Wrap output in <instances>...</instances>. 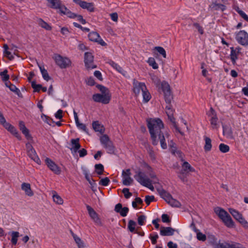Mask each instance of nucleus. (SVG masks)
Returning a JSON list of instances; mask_svg holds the SVG:
<instances>
[{"instance_id":"1","label":"nucleus","mask_w":248,"mask_h":248,"mask_svg":"<svg viewBox=\"0 0 248 248\" xmlns=\"http://www.w3.org/2000/svg\"><path fill=\"white\" fill-rule=\"evenodd\" d=\"M147 126L149 129L152 143L156 145L160 142L161 147L165 149L167 148L166 140L169 138L168 133L165 134L162 131L164 125L159 119H150L147 120Z\"/></svg>"},{"instance_id":"2","label":"nucleus","mask_w":248,"mask_h":248,"mask_svg":"<svg viewBox=\"0 0 248 248\" xmlns=\"http://www.w3.org/2000/svg\"><path fill=\"white\" fill-rule=\"evenodd\" d=\"M214 212L227 227L229 228L234 227V223L231 216L223 208L216 207L214 208Z\"/></svg>"},{"instance_id":"3","label":"nucleus","mask_w":248,"mask_h":248,"mask_svg":"<svg viewBox=\"0 0 248 248\" xmlns=\"http://www.w3.org/2000/svg\"><path fill=\"white\" fill-rule=\"evenodd\" d=\"M50 4L51 8L59 9L60 12L68 16L71 18H74L76 16L74 14L71 13V12L62 3L61 0H47Z\"/></svg>"},{"instance_id":"4","label":"nucleus","mask_w":248,"mask_h":248,"mask_svg":"<svg viewBox=\"0 0 248 248\" xmlns=\"http://www.w3.org/2000/svg\"><path fill=\"white\" fill-rule=\"evenodd\" d=\"M99 140L101 144L104 148L108 154H113L115 151V147L112 141L106 134H103L100 137Z\"/></svg>"},{"instance_id":"5","label":"nucleus","mask_w":248,"mask_h":248,"mask_svg":"<svg viewBox=\"0 0 248 248\" xmlns=\"http://www.w3.org/2000/svg\"><path fill=\"white\" fill-rule=\"evenodd\" d=\"M235 38L238 44L243 46H248V33L245 30H240L234 33Z\"/></svg>"},{"instance_id":"6","label":"nucleus","mask_w":248,"mask_h":248,"mask_svg":"<svg viewBox=\"0 0 248 248\" xmlns=\"http://www.w3.org/2000/svg\"><path fill=\"white\" fill-rule=\"evenodd\" d=\"M229 211L233 217L239 222L243 227L248 228V221L244 218L240 212L232 208H230Z\"/></svg>"},{"instance_id":"7","label":"nucleus","mask_w":248,"mask_h":248,"mask_svg":"<svg viewBox=\"0 0 248 248\" xmlns=\"http://www.w3.org/2000/svg\"><path fill=\"white\" fill-rule=\"evenodd\" d=\"M53 59L56 64L61 68H65L71 64V61L68 58L62 57L59 54H55Z\"/></svg>"},{"instance_id":"8","label":"nucleus","mask_w":248,"mask_h":248,"mask_svg":"<svg viewBox=\"0 0 248 248\" xmlns=\"http://www.w3.org/2000/svg\"><path fill=\"white\" fill-rule=\"evenodd\" d=\"M111 98L110 93L105 94L96 93L93 95V99L96 102L101 103L104 104L109 103Z\"/></svg>"},{"instance_id":"9","label":"nucleus","mask_w":248,"mask_h":248,"mask_svg":"<svg viewBox=\"0 0 248 248\" xmlns=\"http://www.w3.org/2000/svg\"><path fill=\"white\" fill-rule=\"evenodd\" d=\"M161 90L163 92L166 102L169 103L170 102L171 94L169 84L165 81H162L159 90Z\"/></svg>"},{"instance_id":"10","label":"nucleus","mask_w":248,"mask_h":248,"mask_svg":"<svg viewBox=\"0 0 248 248\" xmlns=\"http://www.w3.org/2000/svg\"><path fill=\"white\" fill-rule=\"evenodd\" d=\"M26 147L28 156L38 164H41V161L31 144L26 143Z\"/></svg>"},{"instance_id":"11","label":"nucleus","mask_w":248,"mask_h":248,"mask_svg":"<svg viewBox=\"0 0 248 248\" xmlns=\"http://www.w3.org/2000/svg\"><path fill=\"white\" fill-rule=\"evenodd\" d=\"M45 162L48 168L56 174H60L61 169L53 160L48 157H46Z\"/></svg>"},{"instance_id":"12","label":"nucleus","mask_w":248,"mask_h":248,"mask_svg":"<svg viewBox=\"0 0 248 248\" xmlns=\"http://www.w3.org/2000/svg\"><path fill=\"white\" fill-rule=\"evenodd\" d=\"M84 62L86 68L92 69L96 67L93 63V56L91 53L86 52L84 54Z\"/></svg>"},{"instance_id":"13","label":"nucleus","mask_w":248,"mask_h":248,"mask_svg":"<svg viewBox=\"0 0 248 248\" xmlns=\"http://www.w3.org/2000/svg\"><path fill=\"white\" fill-rule=\"evenodd\" d=\"M73 1L82 9H86L90 12L94 11V4L93 2H87L81 0H73Z\"/></svg>"},{"instance_id":"14","label":"nucleus","mask_w":248,"mask_h":248,"mask_svg":"<svg viewBox=\"0 0 248 248\" xmlns=\"http://www.w3.org/2000/svg\"><path fill=\"white\" fill-rule=\"evenodd\" d=\"M135 179L142 186H145L147 183L150 181V179L148 178L145 174L141 171H138L134 176Z\"/></svg>"},{"instance_id":"15","label":"nucleus","mask_w":248,"mask_h":248,"mask_svg":"<svg viewBox=\"0 0 248 248\" xmlns=\"http://www.w3.org/2000/svg\"><path fill=\"white\" fill-rule=\"evenodd\" d=\"M135 179L142 186H145L147 183L150 181V179L148 178L145 174L141 171H138L134 176Z\"/></svg>"},{"instance_id":"16","label":"nucleus","mask_w":248,"mask_h":248,"mask_svg":"<svg viewBox=\"0 0 248 248\" xmlns=\"http://www.w3.org/2000/svg\"><path fill=\"white\" fill-rule=\"evenodd\" d=\"M130 169H126L122 172V182L124 186H130L133 183V180L131 177Z\"/></svg>"},{"instance_id":"17","label":"nucleus","mask_w":248,"mask_h":248,"mask_svg":"<svg viewBox=\"0 0 248 248\" xmlns=\"http://www.w3.org/2000/svg\"><path fill=\"white\" fill-rule=\"evenodd\" d=\"M133 92L136 95L139 94L140 91L142 92L147 89L145 83L140 82L135 79H133Z\"/></svg>"},{"instance_id":"18","label":"nucleus","mask_w":248,"mask_h":248,"mask_svg":"<svg viewBox=\"0 0 248 248\" xmlns=\"http://www.w3.org/2000/svg\"><path fill=\"white\" fill-rule=\"evenodd\" d=\"M230 49V59L232 63L234 64L236 63V60L238 58L239 55L241 53L242 48L240 46H237L235 48L231 47Z\"/></svg>"},{"instance_id":"19","label":"nucleus","mask_w":248,"mask_h":248,"mask_svg":"<svg viewBox=\"0 0 248 248\" xmlns=\"http://www.w3.org/2000/svg\"><path fill=\"white\" fill-rule=\"evenodd\" d=\"M209 115L211 116L210 122L212 128L217 129L219 126L218 124V118L215 110L212 108H211L210 109V114Z\"/></svg>"},{"instance_id":"20","label":"nucleus","mask_w":248,"mask_h":248,"mask_svg":"<svg viewBox=\"0 0 248 248\" xmlns=\"http://www.w3.org/2000/svg\"><path fill=\"white\" fill-rule=\"evenodd\" d=\"M166 112L168 116L169 119L173 123L174 127H175L176 130L180 134L183 135V132L181 131L180 128L177 126L174 122V118L173 117V110L171 109L170 105L167 106L166 107Z\"/></svg>"},{"instance_id":"21","label":"nucleus","mask_w":248,"mask_h":248,"mask_svg":"<svg viewBox=\"0 0 248 248\" xmlns=\"http://www.w3.org/2000/svg\"><path fill=\"white\" fill-rule=\"evenodd\" d=\"M8 131L14 135L18 140H21V136L16 128L8 123H6L3 125Z\"/></svg>"},{"instance_id":"22","label":"nucleus","mask_w":248,"mask_h":248,"mask_svg":"<svg viewBox=\"0 0 248 248\" xmlns=\"http://www.w3.org/2000/svg\"><path fill=\"white\" fill-rule=\"evenodd\" d=\"M86 208L91 218L96 223L100 222L98 215L94 210L88 205H86Z\"/></svg>"},{"instance_id":"23","label":"nucleus","mask_w":248,"mask_h":248,"mask_svg":"<svg viewBox=\"0 0 248 248\" xmlns=\"http://www.w3.org/2000/svg\"><path fill=\"white\" fill-rule=\"evenodd\" d=\"M21 189L25 192L26 195L31 197L33 195V192L31 189V185L29 183H23L21 186Z\"/></svg>"},{"instance_id":"24","label":"nucleus","mask_w":248,"mask_h":248,"mask_svg":"<svg viewBox=\"0 0 248 248\" xmlns=\"http://www.w3.org/2000/svg\"><path fill=\"white\" fill-rule=\"evenodd\" d=\"M174 230L170 227H162L160 228V233L162 236H170L173 234Z\"/></svg>"},{"instance_id":"25","label":"nucleus","mask_w":248,"mask_h":248,"mask_svg":"<svg viewBox=\"0 0 248 248\" xmlns=\"http://www.w3.org/2000/svg\"><path fill=\"white\" fill-rule=\"evenodd\" d=\"M108 63L123 75L125 76L126 75V72L124 71L119 64L115 63L113 61L110 60L108 62Z\"/></svg>"},{"instance_id":"26","label":"nucleus","mask_w":248,"mask_h":248,"mask_svg":"<svg viewBox=\"0 0 248 248\" xmlns=\"http://www.w3.org/2000/svg\"><path fill=\"white\" fill-rule=\"evenodd\" d=\"M79 139H72L71 140V146L70 150L76 153L78 150L80 148V145L79 142Z\"/></svg>"},{"instance_id":"27","label":"nucleus","mask_w":248,"mask_h":248,"mask_svg":"<svg viewBox=\"0 0 248 248\" xmlns=\"http://www.w3.org/2000/svg\"><path fill=\"white\" fill-rule=\"evenodd\" d=\"M223 134L228 139H233L232 131L230 126H223Z\"/></svg>"},{"instance_id":"28","label":"nucleus","mask_w":248,"mask_h":248,"mask_svg":"<svg viewBox=\"0 0 248 248\" xmlns=\"http://www.w3.org/2000/svg\"><path fill=\"white\" fill-rule=\"evenodd\" d=\"M19 126L20 130L22 131V133L25 136V137L28 140H29L30 138H31V136L29 134V131L25 126L23 122H19Z\"/></svg>"},{"instance_id":"29","label":"nucleus","mask_w":248,"mask_h":248,"mask_svg":"<svg viewBox=\"0 0 248 248\" xmlns=\"http://www.w3.org/2000/svg\"><path fill=\"white\" fill-rule=\"evenodd\" d=\"M209 7L213 10L216 11L220 10L224 11L226 9V7L224 4L218 3L216 1L213 2Z\"/></svg>"},{"instance_id":"30","label":"nucleus","mask_w":248,"mask_h":248,"mask_svg":"<svg viewBox=\"0 0 248 248\" xmlns=\"http://www.w3.org/2000/svg\"><path fill=\"white\" fill-rule=\"evenodd\" d=\"M182 167V170H183V171H185L186 173H188L189 172H195L196 171L195 169L193 168L188 162L186 161H185L183 163Z\"/></svg>"},{"instance_id":"31","label":"nucleus","mask_w":248,"mask_h":248,"mask_svg":"<svg viewBox=\"0 0 248 248\" xmlns=\"http://www.w3.org/2000/svg\"><path fill=\"white\" fill-rule=\"evenodd\" d=\"M93 127L94 131L99 132L102 134L105 131L104 126L101 125L98 121H95L93 123Z\"/></svg>"},{"instance_id":"32","label":"nucleus","mask_w":248,"mask_h":248,"mask_svg":"<svg viewBox=\"0 0 248 248\" xmlns=\"http://www.w3.org/2000/svg\"><path fill=\"white\" fill-rule=\"evenodd\" d=\"M204 140L205 141V144L204 146V149L205 152H209L211 151L212 149V140L210 138L206 136L204 137Z\"/></svg>"},{"instance_id":"33","label":"nucleus","mask_w":248,"mask_h":248,"mask_svg":"<svg viewBox=\"0 0 248 248\" xmlns=\"http://www.w3.org/2000/svg\"><path fill=\"white\" fill-rule=\"evenodd\" d=\"M3 55L4 57H7L9 60L11 61L14 59V56L11 54V52L8 50L9 47L7 44L3 45Z\"/></svg>"},{"instance_id":"34","label":"nucleus","mask_w":248,"mask_h":248,"mask_svg":"<svg viewBox=\"0 0 248 248\" xmlns=\"http://www.w3.org/2000/svg\"><path fill=\"white\" fill-rule=\"evenodd\" d=\"M53 200L54 202L58 204H62L63 202L62 199L57 193L56 191L52 192Z\"/></svg>"},{"instance_id":"35","label":"nucleus","mask_w":248,"mask_h":248,"mask_svg":"<svg viewBox=\"0 0 248 248\" xmlns=\"http://www.w3.org/2000/svg\"><path fill=\"white\" fill-rule=\"evenodd\" d=\"M37 21L39 25L42 28H44L47 31H50L51 30V27L46 22L44 21L42 19L38 18Z\"/></svg>"},{"instance_id":"36","label":"nucleus","mask_w":248,"mask_h":248,"mask_svg":"<svg viewBox=\"0 0 248 248\" xmlns=\"http://www.w3.org/2000/svg\"><path fill=\"white\" fill-rule=\"evenodd\" d=\"M39 67L43 78L46 81H48L50 80V78L47 73V70L45 69L43 66L39 65Z\"/></svg>"},{"instance_id":"37","label":"nucleus","mask_w":248,"mask_h":248,"mask_svg":"<svg viewBox=\"0 0 248 248\" xmlns=\"http://www.w3.org/2000/svg\"><path fill=\"white\" fill-rule=\"evenodd\" d=\"M19 236V233L18 232L13 231L11 232V243L13 245H16Z\"/></svg>"},{"instance_id":"38","label":"nucleus","mask_w":248,"mask_h":248,"mask_svg":"<svg viewBox=\"0 0 248 248\" xmlns=\"http://www.w3.org/2000/svg\"><path fill=\"white\" fill-rule=\"evenodd\" d=\"M160 196L167 202H168L172 198L171 195L165 190H162L160 192Z\"/></svg>"},{"instance_id":"39","label":"nucleus","mask_w":248,"mask_h":248,"mask_svg":"<svg viewBox=\"0 0 248 248\" xmlns=\"http://www.w3.org/2000/svg\"><path fill=\"white\" fill-rule=\"evenodd\" d=\"M143 100L145 103L148 102L151 98V95L147 89L142 92Z\"/></svg>"},{"instance_id":"40","label":"nucleus","mask_w":248,"mask_h":248,"mask_svg":"<svg viewBox=\"0 0 248 248\" xmlns=\"http://www.w3.org/2000/svg\"><path fill=\"white\" fill-rule=\"evenodd\" d=\"M100 35L96 32H91L88 35V37L90 40L92 41L96 42L97 39H99Z\"/></svg>"},{"instance_id":"41","label":"nucleus","mask_w":248,"mask_h":248,"mask_svg":"<svg viewBox=\"0 0 248 248\" xmlns=\"http://www.w3.org/2000/svg\"><path fill=\"white\" fill-rule=\"evenodd\" d=\"M147 62L148 63L149 65L152 67V68L154 69H156L158 68V64L156 62L155 59L152 57L149 58Z\"/></svg>"},{"instance_id":"42","label":"nucleus","mask_w":248,"mask_h":248,"mask_svg":"<svg viewBox=\"0 0 248 248\" xmlns=\"http://www.w3.org/2000/svg\"><path fill=\"white\" fill-rule=\"evenodd\" d=\"M187 173H188L183 171V170H181L178 174V177L183 183H186L188 181L187 178Z\"/></svg>"},{"instance_id":"43","label":"nucleus","mask_w":248,"mask_h":248,"mask_svg":"<svg viewBox=\"0 0 248 248\" xmlns=\"http://www.w3.org/2000/svg\"><path fill=\"white\" fill-rule=\"evenodd\" d=\"M73 238H74L75 242L77 244L78 247L79 248H84V243L82 242V241L80 239V238L74 234H73Z\"/></svg>"},{"instance_id":"44","label":"nucleus","mask_w":248,"mask_h":248,"mask_svg":"<svg viewBox=\"0 0 248 248\" xmlns=\"http://www.w3.org/2000/svg\"><path fill=\"white\" fill-rule=\"evenodd\" d=\"M168 203L172 207H179L181 206L180 202L177 200L173 199L172 197Z\"/></svg>"},{"instance_id":"45","label":"nucleus","mask_w":248,"mask_h":248,"mask_svg":"<svg viewBox=\"0 0 248 248\" xmlns=\"http://www.w3.org/2000/svg\"><path fill=\"white\" fill-rule=\"evenodd\" d=\"M219 149L222 153H227L230 150V147L228 145L224 143H220L219 145Z\"/></svg>"},{"instance_id":"46","label":"nucleus","mask_w":248,"mask_h":248,"mask_svg":"<svg viewBox=\"0 0 248 248\" xmlns=\"http://www.w3.org/2000/svg\"><path fill=\"white\" fill-rule=\"evenodd\" d=\"M136 225V223L134 221L130 220L128 221L127 227L130 232H133L135 231Z\"/></svg>"},{"instance_id":"47","label":"nucleus","mask_w":248,"mask_h":248,"mask_svg":"<svg viewBox=\"0 0 248 248\" xmlns=\"http://www.w3.org/2000/svg\"><path fill=\"white\" fill-rule=\"evenodd\" d=\"M95 168L96 171V173L99 174L101 175L103 173V172L104 171V166L101 164H96L95 165Z\"/></svg>"},{"instance_id":"48","label":"nucleus","mask_w":248,"mask_h":248,"mask_svg":"<svg viewBox=\"0 0 248 248\" xmlns=\"http://www.w3.org/2000/svg\"><path fill=\"white\" fill-rule=\"evenodd\" d=\"M152 79L154 83V84L155 85L156 87L158 88V90L160 89V86L161 84V83L162 82L160 81V79L158 78L155 76H154L152 78Z\"/></svg>"},{"instance_id":"49","label":"nucleus","mask_w":248,"mask_h":248,"mask_svg":"<svg viewBox=\"0 0 248 248\" xmlns=\"http://www.w3.org/2000/svg\"><path fill=\"white\" fill-rule=\"evenodd\" d=\"M235 10L245 20L248 22V16L244 12L240 10L238 7H237Z\"/></svg>"},{"instance_id":"50","label":"nucleus","mask_w":248,"mask_h":248,"mask_svg":"<svg viewBox=\"0 0 248 248\" xmlns=\"http://www.w3.org/2000/svg\"><path fill=\"white\" fill-rule=\"evenodd\" d=\"M150 180L154 184H158L159 183V180L156 177L155 174L154 172H151L149 174Z\"/></svg>"},{"instance_id":"51","label":"nucleus","mask_w":248,"mask_h":248,"mask_svg":"<svg viewBox=\"0 0 248 248\" xmlns=\"http://www.w3.org/2000/svg\"><path fill=\"white\" fill-rule=\"evenodd\" d=\"M155 49L164 58H166V51L162 47L156 46L155 47Z\"/></svg>"},{"instance_id":"52","label":"nucleus","mask_w":248,"mask_h":248,"mask_svg":"<svg viewBox=\"0 0 248 248\" xmlns=\"http://www.w3.org/2000/svg\"><path fill=\"white\" fill-rule=\"evenodd\" d=\"M31 85L35 92H39L41 90V88H42V86L41 85L36 84L34 81H31Z\"/></svg>"},{"instance_id":"53","label":"nucleus","mask_w":248,"mask_h":248,"mask_svg":"<svg viewBox=\"0 0 248 248\" xmlns=\"http://www.w3.org/2000/svg\"><path fill=\"white\" fill-rule=\"evenodd\" d=\"M5 84L7 87H9L11 91L16 93L19 92V89L17 88L15 85L11 84L10 82H6Z\"/></svg>"},{"instance_id":"54","label":"nucleus","mask_w":248,"mask_h":248,"mask_svg":"<svg viewBox=\"0 0 248 248\" xmlns=\"http://www.w3.org/2000/svg\"><path fill=\"white\" fill-rule=\"evenodd\" d=\"M110 183V180L108 177H105L104 178H102L99 181V185L103 186H107Z\"/></svg>"},{"instance_id":"55","label":"nucleus","mask_w":248,"mask_h":248,"mask_svg":"<svg viewBox=\"0 0 248 248\" xmlns=\"http://www.w3.org/2000/svg\"><path fill=\"white\" fill-rule=\"evenodd\" d=\"M142 203V200L139 197H137L135 201L132 202V206L134 208H137V204H141Z\"/></svg>"},{"instance_id":"56","label":"nucleus","mask_w":248,"mask_h":248,"mask_svg":"<svg viewBox=\"0 0 248 248\" xmlns=\"http://www.w3.org/2000/svg\"><path fill=\"white\" fill-rule=\"evenodd\" d=\"M8 71L4 70L3 72H1L0 75L2 77V80L6 81H7L9 78V76L7 75Z\"/></svg>"},{"instance_id":"57","label":"nucleus","mask_w":248,"mask_h":248,"mask_svg":"<svg viewBox=\"0 0 248 248\" xmlns=\"http://www.w3.org/2000/svg\"><path fill=\"white\" fill-rule=\"evenodd\" d=\"M197 238L200 241H205L206 239V236L202 232H199L197 233Z\"/></svg>"},{"instance_id":"58","label":"nucleus","mask_w":248,"mask_h":248,"mask_svg":"<svg viewBox=\"0 0 248 248\" xmlns=\"http://www.w3.org/2000/svg\"><path fill=\"white\" fill-rule=\"evenodd\" d=\"M193 26L195 27V28L198 30V32L201 34H203L204 33V30L202 26H201L198 23H194Z\"/></svg>"},{"instance_id":"59","label":"nucleus","mask_w":248,"mask_h":248,"mask_svg":"<svg viewBox=\"0 0 248 248\" xmlns=\"http://www.w3.org/2000/svg\"><path fill=\"white\" fill-rule=\"evenodd\" d=\"M122 192L126 199H128L132 196V193L129 192V189L127 188H124Z\"/></svg>"},{"instance_id":"60","label":"nucleus","mask_w":248,"mask_h":248,"mask_svg":"<svg viewBox=\"0 0 248 248\" xmlns=\"http://www.w3.org/2000/svg\"><path fill=\"white\" fill-rule=\"evenodd\" d=\"M97 88L102 92V94H105L107 93H109V92L107 88L101 85H98L97 86Z\"/></svg>"},{"instance_id":"61","label":"nucleus","mask_w":248,"mask_h":248,"mask_svg":"<svg viewBox=\"0 0 248 248\" xmlns=\"http://www.w3.org/2000/svg\"><path fill=\"white\" fill-rule=\"evenodd\" d=\"M146 220V217L144 215H140L138 217V222L140 225H143L144 224V221Z\"/></svg>"},{"instance_id":"62","label":"nucleus","mask_w":248,"mask_h":248,"mask_svg":"<svg viewBox=\"0 0 248 248\" xmlns=\"http://www.w3.org/2000/svg\"><path fill=\"white\" fill-rule=\"evenodd\" d=\"M129 211V209L128 207H124L122 208L121 210H120V212H119V213L120 214V215L122 217H125L126 216L128 212Z\"/></svg>"},{"instance_id":"63","label":"nucleus","mask_w":248,"mask_h":248,"mask_svg":"<svg viewBox=\"0 0 248 248\" xmlns=\"http://www.w3.org/2000/svg\"><path fill=\"white\" fill-rule=\"evenodd\" d=\"M155 197L154 196H146L145 197V202L147 205H149L150 203L154 200Z\"/></svg>"},{"instance_id":"64","label":"nucleus","mask_w":248,"mask_h":248,"mask_svg":"<svg viewBox=\"0 0 248 248\" xmlns=\"http://www.w3.org/2000/svg\"><path fill=\"white\" fill-rule=\"evenodd\" d=\"M61 32L63 35L66 36L69 34V33H70V31L67 28L62 27L61 28Z\"/></svg>"}]
</instances>
